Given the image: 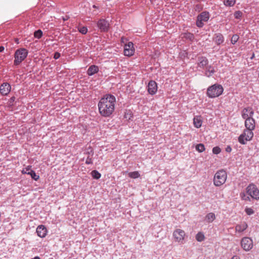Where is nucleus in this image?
<instances>
[{"mask_svg": "<svg viewBox=\"0 0 259 259\" xmlns=\"http://www.w3.org/2000/svg\"><path fill=\"white\" fill-rule=\"evenodd\" d=\"M254 57V54H253L252 57H251V59H252Z\"/></svg>", "mask_w": 259, "mask_h": 259, "instance_id": "46", "label": "nucleus"}, {"mask_svg": "<svg viewBox=\"0 0 259 259\" xmlns=\"http://www.w3.org/2000/svg\"><path fill=\"white\" fill-rule=\"evenodd\" d=\"M91 174L92 177L96 180L99 179L101 177V174L96 170H93Z\"/></svg>", "mask_w": 259, "mask_h": 259, "instance_id": "27", "label": "nucleus"}, {"mask_svg": "<svg viewBox=\"0 0 259 259\" xmlns=\"http://www.w3.org/2000/svg\"><path fill=\"white\" fill-rule=\"evenodd\" d=\"M42 35V32L41 30H38L34 32V36L37 38H40Z\"/></svg>", "mask_w": 259, "mask_h": 259, "instance_id": "33", "label": "nucleus"}, {"mask_svg": "<svg viewBox=\"0 0 259 259\" xmlns=\"http://www.w3.org/2000/svg\"><path fill=\"white\" fill-rule=\"evenodd\" d=\"M204 238V235L202 232H198L196 235V239L198 242H201L203 241Z\"/></svg>", "mask_w": 259, "mask_h": 259, "instance_id": "28", "label": "nucleus"}, {"mask_svg": "<svg viewBox=\"0 0 259 259\" xmlns=\"http://www.w3.org/2000/svg\"><path fill=\"white\" fill-rule=\"evenodd\" d=\"M135 49L134 44L132 42H128L127 44H125L124 47V54L126 56H131L134 55Z\"/></svg>", "mask_w": 259, "mask_h": 259, "instance_id": "11", "label": "nucleus"}, {"mask_svg": "<svg viewBox=\"0 0 259 259\" xmlns=\"http://www.w3.org/2000/svg\"><path fill=\"white\" fill-rule=\"evenodd\" d=\"M182 37L189 39L191 41L193 40V39H194V35L190 32H187L182 34Z\"/></svg>", "mask_w": 259, "mask_h": 259, "instance_id": "24", "label": "nucleus"}, {"mask_svg": "<svg viewBox=\"0 0 259 259\" xmlns=\"http://www.w3.org/2000/svg\"><path fill=\"white\" fill-rule=\"evenodd\" d=\"M36 231L37 235L40 238L45 237L48 232L46 227L42 225H39L37 227Z\"/></svg>", "mask_w": 259, "mask_h": 259, "instance_id": "16", "label": "nucleus"}, {"mask_svg": "<svg viewBox=\"0 0 259 259\" xmlns=\"http://www.w3.org/2000/svg\"><path fill=\"white\" fill-rule=\"evenodd\" d=\"M209 19V14L207 12H203L197 16L196 25L198 27H202L204 22H207Z\"/></svg>", "mask_w": 259, "mask_h": 259, "instance_id": "9", "label": "nucleus"}, {"mask_svg": "<svg viewBox=\"0 0 259 259\" xmlns=\"http://www.w3.org/2000/svg\"><path fill=\"white\" fill-rule=\"evenodd\" d=\"M115 103L116 99L114 96L105 95L100 100L98 104L99 113L103 117H110L114 111Z\"/></svg>", "mask_w": 259, "mask_h": 259, "instance_id": "1", "label": "nucleus"}, {"mask_svg": "<svg viewBox=\"0 0 259 259\" xmlns=\"http://www.w3.org/2000/svg\"><path fill=\"white\" fill-rule=\"evenodd\" d=\"M88 153L89 156L85 160V163L87 164H92V158L94 155V151L92 150H91L90 152H88Z\"/></svg>", "mask_w": 259, "mask_h": 259, "instance_id": "25", "label": "nucleus"}, {"mask_svg": "<svg viewBox=\"0 0 259 259\" xmlns=\"http://www.w3.org/2000/svg\"><path fill=\"white\" fill-rule=\"evenodd\" d=\"M245 211L249 215H251L253 213H254L253 210L251 208H250V207H246L245 209Z\"/></svg>", "mask_w": 259, "mask_h": 259, "instance_id": "37", "label": "nucleus"}, {"mask_svg": "<svg viewBox=\"0 0 259 259\" xmlns=\"http://www.w3.org/2000/svg\"><path fill=\"white\" fill-rule=\"evenodd\" d=\"M215 219V215L214 213L210 212L205 216V221L208 223L212 222Z\"/></svg>", "mask_w": 259, "mask_h": 259, "instance_id": "23", "label": "nucleus"}, {"mask_svg": "<svg viewBox=\"0 0 259 259\" xmlns=\"http://www.w3.org/2000/svg\"><path fill=\"white\" fill-rule=\"evenodd\" d=\"M172 237L176 242L182 244L185 240L186 233L183 230L177 229L173 232Z\"/></svg>", "mask_w": 259, "mask_h": 259, "instance_id": "6", "label": "nucleus"}, {"mask_svg": "<svg viewBox=\"0 0 259 259\" xmlns=\"http://www.w3.org/2000/svg\"><path fill=\"white\" fill-rule=\"evenodd\" d=\"M11 89V85L7 82H5L1 85L0 92L3 95L6 96L10 93Z\"/></svg>", "mask_w": 259, "mask_h": 259, "instance_id": "15", "label": "nucleus"}, {"mask_svg": "<svg viewBox=\"0 0 259 259\" xmlns=\"http://www.w3.org/2000/svg\"><path fill=\"white\" fill-rule=\"evenodd\" d=\"M242 16V13L240 11H238L234 13V17L236 19H240Z\"/></svg>", "mask_w": 259, "mask_h": 259, "instance_id": "38", "label": "nucleus"}, {"mask_svg": "<svg viewBox=\"0 0 259 259\" xmlns=\"http://www.w3.org/2000/svg\"><path fill=\"white\" fill-rule=\"evenodd\" d=\"M239 37L238 35H237V34L233 35L231 39V43L232 44L234 45L235 44H236L237 42V41L239 39Z\"/></svg>", "mask_w": 259, "mask_h": 259, "instance_id": "34", "label": "nucleus"}, {"mask_svg": "<svg viewBox=\"0 0 259 259\" xmlns=\"http://www.w3.org/2000/svg\"><path fill=\"white\" fill-rule=\"evenodd\" d=\"M128 175L132 179H137L140 177V174L138 171L130 172L128 173Z\"/></svg>", "mask_w": 259, "mask_h": 259, "instance_id": "26", "label": "nucleus"}, {"mask_svg": "<svg viewBox=\"0 0 259 259\" xmlns=\"http://www.w3.org/2000/svg\"><path fill=\"white\" fill-rule=\"evenodd\" d=\"M224 5L226 6L232 7L235 4V0H224Z\"/></svg>", "mask_w": 259, "mask_h": 259, "instance_id": "31", "label": "nucleus"}, {"mask_svg": "<svg viewBox=\"0 0 259 259\" xmlns=\"http://www.w3.org/2000/svg\"><path fill=\"white\" fill-rule=\"evenodd\" d=\"M232 151V148L230 146H228L226 148V151L227 152H231Z\"/></svg>", "mask_w": 259, "mask_h": 259, "instance_id": "41", "label": "nucleus"}, {"mask_svg": "<svg viewBox=\"0 0 259 259\" xmlns=\"http://www.w3.org/2000/svg\"><path fill=\"white\" fill-rule=\"evenodd\" d=\"M78 30L82 34H85L88 32V28L85 26L79 27Z\"/></svg>", "mask_w": 259, "mask_h": 259, "instance_id": "32", "label": "nucleus"}, {"mask_svg": "<svg viewBox=\"0 0 259 259\" xmlns=\"http://www.w3.org/2000/svg\"><path fill=\"white\" fill-rule=\"evenodd\" d=\"M202 119L201 116H196L193 118V124L196 128H199L201 126Z\"/></svg>", "mask_w": 259, "mask_h": 259, "instance_id": "18", "label": "nucleus"}, {"mask_svg": "<svg viewBox=\"0 0 259 259\" xmlns=\"http://www.w3.org/2000/svg\"><path fill=\"white\" fill-rule=\"evenodd\" d=\"M253 131L245 129L238 137L239 142L243 145L246 143L247 141H251L253 137Z\"/></svg>", "mask_w": 259, "mask_h": 259, "instance_id": "5", "label": "nucleus"}, {"mask_svg": "<svg viewBox=\"0 0 259 259\" xmlns=\"http://www.w3.org/2000/svg\"><path fill=\"white\" fill-rule=\"evenodd\" d=\"M196 150L200 153L205 151V148L203 144H198L196 146Z\"/></svg>", "mask_w": 259, "mask_h": 259, "instance_id": "30", "label": "nucleus"}, {"mask_svg": "<svg viewBox=\"0 0 259 259\" xmlns=\"http://www.w3.org/2000/svg\"><path fill=\"white\" fill-rule=\"evenodd\" d=\"M224 89L221 85L215 84L209 87L207 90V95L211 98H215L221 95Z\"/></svg>", "mask_w": 259, "mask_h": 259, "instance_id": "3", "label": "nucleus"}, {"mask_svg": "<svg viewBox=\"0 0 259 259\" xmlns=\"http://www.w3.org/2000/svg\"><path fill=\"white\" fill-rule=\"evenodd\" d=\"M147 90L150 94L152 95L155 94L157 91L156 82L154 80L150 81L148 85Z\"/></svg>", "mask_w": 259, "mask_h": 259, "instance_id": "13", "label": "nucleus"}, {"mask_svg": "<svg viewBox=\"0 0 259 259\" xmlns=\"http://www.w3.org/2000/svg\"><path fill=\"white\" fill-rule=\"evenodd\" d=\"M242 199L245 200H249L250 198L248 196H246L245 194H240Z\"/></svg>", "mask_w": 259, "mask_h": 259, "instance_id": "39", "label": "nucleus"}, {"mask_svg": "<svg viewBox=\"0 0 259 259\" xmlns=\"http://www.w3.org/2000/svg\"><path fill=\"white\" fill-rule=\"evenodd\" d=\"M246 129L253 131L255 127V121L253 117L246 119L244 122Z\"/></svg>", "mask_w": 259, "mask_h": 259, "instance_id": "14", "label": "nucleus"}, {"mask_svg": "<svg viewBox=\"0 0 259 259\" xmlns=\"http://www.w3.org/2000/svg\"><path fill=\"white\" fill-rule=\"evenodd\" d=\"M60 54L58 52H56L55 54H54V59H58L59 58H60Z\"/></svg>", "mask_w": 259, "mask_h": 259, "instance_id": "40", "label": "nucleus"}, {"mask_svg": "<svg viewBox=\"0 0 259 259\" xmlns=\"http://www.w3.org/2000/svg\"><path fill=\"white\" fill-rule=\"evenodd\" d=\"M208 64L207 59L205 57H200L198 58V67L204 68L206 67Z\"/></svg>", "mask_w": 259, "mask_h": 259, "instance_id": "17", "label": "nucleus"}, {"mask_svg": "<svg viewBox=\"0 0 259 259\" xmlns=\"http://www.w3.org/2000/svg\"><path fill=\"white\" fill-rule=\"evenodd\" d=\"M32 259H40L39 256H35Z\"/></svg>", "mask_w": 259, "mask_h": 259, "instance_id": "45", "label": "nucleus"}, {"mask_svg": "<svg viewBox=\"0 0 259 259\" xmlns=\"http://www.w3.org/2000/svg\"><path fill=\"white\" fill-rule=\"evenodd\" d=\"M5 48L3 46L0 47V52H3Z\"/></svg>", "mask_w": 259, "mask_h": 259, "instance_id": "43", "label": "nucleus"}, {"mask_svg": "<svg viewBox=\"0 0 259 259\" xmlns=\"http://www.w3.org/2000/svg\"><path fill=\"white\" fill-rule=\"evenodd\" d=\"M231 259H240V257L237 255H234Z\"/></svg>", "mask_w": 259, "mask_h": 259, "instance_id": "42", "label": "nucleus"}, {"mask_svg": "<svg viewBox=\"0 0 259 259\" xmlns=\"http://www.w3.org/2000/svg\"><path fill=\"white\" fill-rule=\"evenodd\" d=\"M205 69L206 70L205 74L206 76H207V77H210L215 72V70L213 67L211 66V65H207L205 67Z\"/></svg>", "mask_w": 259, "mask_h": 259, "instance_id": "22", "label": "nucleus"}, {"mask_svg": "<svg viewBox=\"0 0 259 259\" xmlns=\"http://www.w3.org/2000/svg\"><path fill=\"white\" fill-rule=\"evenodd\" d=\"M253 114L254 111L251 107L244 108L241 113L242 117L244 119L252 118Z\"/></svg>", "mask_w": 259, "mask_h": 259, "instance_id": "12", "label": "nucleus"}, {"mask_svg": "<svg viewBox=\"0 0 259 259\" xmlns=\"http://www.w3.org/2000/svg\"><path fill=\"white\" fill-rule=\"evenodd\" d=\"M213 40L218 45H219L224 42V38L222 34L218 33L215 34V36L213 38Z\"/></svg>", "mask_w": 259, "mask_h": 259, "instance_id": "19", "label": "nucleus"}, {"mask_svg": "<svg viewBox=\"0 0 259 259\" xmlns=\"http://www.w3.org/2000/svg\"><path fill=\"white\" fill-rule=\"evenodd\" d=\"M27 54L28 51L25 49L17 50L15 53L14 64L18 65L21 63L26 58Z\"/></svg>", "mask_w": 259, "mask_h": 259, "instance_id": "4", "label": "nucleus"}, {"mask_svg": "<svg viewBox=\"0 0 259 259\" xmlns=\"http://www.w3.org/2000/svg\"><path fill=\"white\" fill-rule=\"evenodd\" d=\"M28 175H30L31 178L34 180L35 181H37L39 179V176L38 175H37L35 172L33 170H30Z\"/></svg>", "mask_w": 259, "mask_h": 259, "instance_id": "29", "label": "nucleus"}, {"mask_svg": "<svg viewBox=\"0 0 259 259\" xmlns=\"http://www.w3.org/2000/svg\"><path fill=\"white\" fill-rule=\"evenodd\" d=\"M97 26L102 32H106L108 30L109 24L108 22L104 19H101L97 22Z\"/></svg>", "mask_w": 259, "mask_h": 259, "instance_id": "10", "label": "nucleus"}, {"mask_svg": "<svg viewBox=\"0 0 259 259\" xmlns=\"http://www.w3.org/2000/svg\"><path fill=\"white\" fill-rule=\"evenodd\" d=\"M93 8H97V7H96L95 5H94V6H93Z\"/></svg>", "mask_w": 259, "mask_h": 259, "instance_id": "47", "label": "nucleus"}, {"mask_svg": "<svg viewBox=\"0 0 259 259\" xmlns=\"http://www.w3.org/2000/svg\"><path fill=\"white\" fill-rule=\"evenodd\" d=\"M221 149L218 146L214 147L212 149V152L214 154H218L221 152Z\"/></svg>", "mask_w": 259, "mask_h": 259, "instance_id": "36", "label": "nucleus"}, {"mask_svg": "<svg viewBox=\"0 0 259 259\" xmlns=\"http://www.w3.org/2000/svg\"><path fill=\"white\" fill-rule=\"evenodd\" d=\"M247 227V224L245 222H243L240 224L236 225L235 227V230L236 232H242L245 230Z\"/></svg>", "mask_w": 259, "mask_h": 259, "instance_id": "20", "label": "nucleus"}, {"mask_svg": "<svg viewBox=\"0 0 259 259\" xmlns=\"http://www.w3.org/2000/svg\"><path fill=\"white\" fill-rule=\"evenodd\" d=\"M31 166L29 165V166H27V167H26L25 168H23L21 171L22 174L28 175L30 170H32L31 169Z\"/></svg>", "mask_w": 259, "mask_h": 259, "instance_id": "35", "label": "nucleus"}, {"mask_svg": "<svg viewBox=\"0 0 259 259\" xmlns=\"http://www.w3.org/2000/svg\"><path fill=\"white\" fill-rule=\"evenodd\" d=\"M68 19V17H67L66 18H63L64 21L67 20Z\"/></svg>", "mask_w": 259, "mask_h": 259, "instance_id": "44", "label": "nucleus"}, {"mask_svg": "<svg viewBox=\"0 0 259 259\" xmlns=\"http://www.w3.org/2000/svg\"><path fill=\"white\" fill-rule=\"evenodd\" d=\"M246 192L252 198L259 199V190L254 184H249L246 189Z\"/></svg>", "mask_w": 259, "mask_h": 259, "instance_id": "7", "label": "nucleus"}, {"mask_svg": "<svg viewBox=\"0 0 259 259\" xmlns=\"http://www.w3.org/2000/svg\"><path fill=\"white\" fill-rule=\"evenodd\" d=\"M98 71L99 68L97 66L92 65L89 68L87 73L89 75L91 76L97 73Z\"/></svg>", "mask_w": 259, "mask_h": 259, "instance_id": "21", "label": "nucleus"}, {"mask_svg": "<svg viewBox=\"0 0 259 259\" xmlns=\"http://www.w3.org/2000/svg\"><path fill=\"white\" fill-rule=\"evenodd\" d=\"M241 246L242 248L246 251L251 250L253 246L252 240L247 237H243L241 241Z\"/></svg>", "mask_w": 259, "mask_h": 259, "instance_id": "8", "label": "nucleus"}, {"mask_svg": "<svg viewBox=\"0 0 259 259\" xmlns=\"http://www.w3.org/2000/svg\"><path fill=\"white\" fill-rule=\"evenodd\" d=\"M227 178V174L225 170H218L213 177V184L217 187H220L225 183Z\"/></svg>", "mask_w": 259, "mask_h": 259, "instance_id": "2", "label": "nucleus"}]
</instances>
